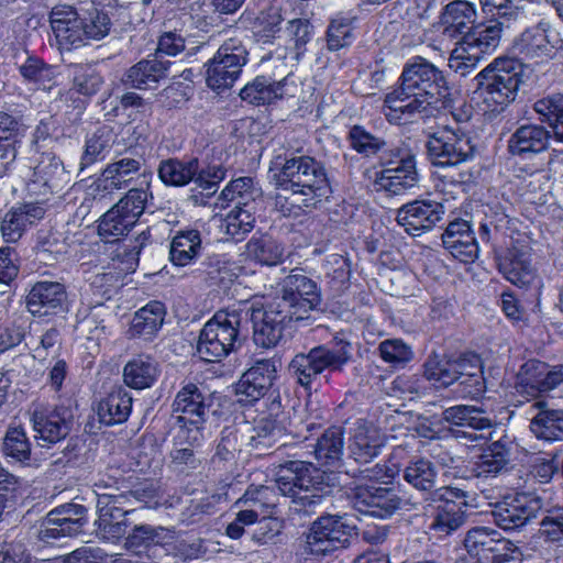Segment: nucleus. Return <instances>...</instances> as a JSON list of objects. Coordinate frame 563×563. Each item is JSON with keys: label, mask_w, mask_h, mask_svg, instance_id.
I'll list each match as a JSON object with an SVG mask.
<instances>
[{"label": "nucleus", "mask_w": 563, "mask_h": 563, "mask_svg": "<svg viewBox=\"0 0 563 563\" xmlns=\"http://www.w3.org/2000/svg\"><path fill=\"white\" fill-rule=\"evenodd\" d=\"M449 88L443 73L426 58L408 62L399 85L385 98L384 113L390 123L404 124L416 114L448 106Z\"/></svg>", "instance_id": "1"}, {"label": "nucleus", "mask_w": 563, "mask_h": 563, "mask_svg": "<svg viewBox=\"0 0 563 563\" xmlns=\"http://www.w3.org/2000/svg\"><path fill=\"white\" fill-rule=\"evenodd\" d=\"M282 185L291 191L290 205L303 211L328 197L330 186L321 165L309 156L291 157L280 169ZM289 198H285L288 201Z\"/></svg>", "instance_id": "2"}, {"label": "nucleus", "mask_w": 563, "mask_h": 563, "mask_svg": "<svg viewBox=\"0 0 563 563\" xmlns=\"http://www.w3.org/2000/svg\"><path fill=\"white\" fill-rule=\"evenodd\" d=\"M249 320L247 307L218 311L202 328L197 352L206 362L229 355L240 344L241 330Z\"/></svg>", "instance_id": "3"}, {"label": "nucleus", "mask_w": 563, "mask_h": 563, "mask_svg": "<svg viewBox=\"0 0 563 563\" xmlns=\"http://www.w3.org/2000/svg\"><path fill=\"white\" fill-rule=\"evenodd\" d=\"M394 474L379 464L354 473V510L380 518L393 515L400 507V498L394 490L376 484H387Z\"/></svg>", "instance_id": "4"}, {"label": "nucleus", "mask_w": 563, "mask_h": 563, "mask_svg": "<svg viewBox=\"0 0 563 563\" xmlns=\"http://www.w3.org/2000/svg\"><path fill=\"white\" fill-rule=\"evenodd\" d=\"M501 33L503 23L498 20L475 25L457 42L449 58V67L466 76L484 54H489L498 47Z\"/></svg>", "instance_id": "5"}, {"label": "nucleus", "mask_w": 563, "mask_h": 563, "mask_svg": "<svg viewBox=\"0 0 563 563\" xmlns=\"http://www.w3.org/2000/svg\"><path fill=\"white\" fill-rule=\"evenodd\" d=\"M486 102L506 106L515 100L522 82L520 64L511 58H497L475 78Z\"/></svg>", "instance_id": "6"}, {"label": "nucleus", "mask_w": 563, "mask_h": 563, "mask_svg": "<svg viewBox=\"0 0 563 563\" xmlns=\"http://www.w3.org/2000/svg\"><path fill=\"white\" fill-rule=\"evenodd\" d=\"M147 190L132 188L99 220L98 233L107 243L119 241L136 224L145 210Z\"/></svg>", "instance_id": "7"}, {"label": "nucleus", "mask_w": 563, "mask_h": 563, "mask_svg": "<svg viewBox=\"0 0 563 563\" xmlns=\"http://www.w3.org/2000/svg\"><path fill=\"white\" fill-rule=\"evenodd\" d=\"M335 346L328 350L324 346L311 349L307 354L295 355L289 364V372L298 384L310 388L312 382L328 367L338 369L350 358V342L339 336L334 338Z\"/></svg>", "instance_id": "8"}, {"label": "nucleus", "mask_w": 563, "mask_h": 563, "mask_svg": "<svg viewBox=\"0 0 563 563\" xmlns=\"http://www.w3.org/2000/svg\"><path fill=\"white\" fill-rule=\"evenodd\" d=\"M209 405L206 396L194 383H186L177 393L173 411L179 426V438L189 445L198 444L202 440V427L206 422Z\"/></svg>", "instance_id": "9"}, {"label": "nucleus", "mask_w": 563, "mask_h": 563, "mask_svg": "<svg viewBox=\"0 0 563 563\" xmlns=\"http://www.w3.org/2000/svg\"><path fill=\"white\" fill-rule=\"evenodd\" d=\"M247 55L241 40H227L205 65L207 86L218 92L231 88L246 65Z\"/></svg>", "instance_id": "10"}, {"label": "nucleus", "mask_w": 563, "mask_h": 563, "mask_svg": "<svg viewBox=\"0 0 563 563\" xmlns=\"http://www.w3.org/2000/svg\"><path fill=\"white\" fill-rule=\"evenodd\" d=\"M346 516H327L314 521L301 548L305 559H319L338 549L346 548L351 539Z\"/></svg>", "instance_id": "11"}, {"label": "nucleus", "mask_w": 563, "mask_h": 563, "mask_svg": "<svg viewBox=\"0 0 563 563\" xmlns=\"http://www.w3.org/2000/svg\"><path fill=\"white\" fill-rule=\"evenodd\" d=\"M247 307L249 318L253 322V339L256 345L269 349L275 346L283 336L285 324L295 317L274 300L264 307L243 302L239 308Z\"/></svg>", "instance_id": "12"}, {"label": "nucleus", "mask_w": 563, "mask_h": 563, "mask_svg": "<svg viewBox=\"0 0 563 563\" xmlns=\"http://www.w3.org/2000/svg\"><path fill=\"white\" fill-rule=\"evenodd\" d=\"M274 301L280 303L298 321L307 318L308 313L319 306L321 298L312 279L292 271L284 278L282 296Z\"/></svg>", "instance_id": "13"}, {"label": "nucleus", "mask_w": 563, "mask_h": 563, "mask_svg": "<svg viewBox=\"0 0 563 563\" xmlns=\"http://www.w3.org/2000/svg\"><path fill=\"white\" fill-rule=\"evenodd\" d=\"M126 503L125 494H98L96 532L99 538L115 542L125 536L129 527L126 516L133 511L124 509Z\"/></svg>", "instance_id": "14"}, {"label": "nucleus", "mask_w": 563, "mask_h": 563, "mask_svg": "<svg viewBox=\"0 0 563 563\" xmlns=\"http://www.w3.org/2000/svg\"><path fill=\"white\" fill-rule=\"evenodd\" d=\"M563 383V365L549 366L538 360L523 363L517 374L515 388L526 397H538Z\"/></svg>", "instance_id": "15"}, {"label": "nucleus", "mask_w": 563, "mask_h": 563, "mask_svg": "<svg viewBox=\"0 0 563 563\" xmlns=\"http://www.w3.org/2000/svg\"><path fill=\"white\" fill-rule=\"evenodd\" d=\"M542 506V499L539 496L518 493L496 504L493 510L494 521L504 530H515L534 518Z\"/></svg>", "instance_id": "16"}, {"label": "nucleus", "mask_w": 563, "mask_h": 563, "mask_svg": "<svg viewBox=\"0 0 563 563\" xmlns=\"http://www.w3.org/2000/svg\"><path fill=\"white\" fill-rule=\"evenodd\" d=\"M398 161H389V165L380 173H376L374 188L376 191H384L389 195H401L418 184V173L413 155L397 152Z\"/></svg>", "instance_id": "17"}, {"label": "nucleus", "mask_w": 563, "mask_h": 563, "mask_svg": "<svg viewBox=\"0 0 563 563\" xmlns=\"http://www.w3.org/2000/svg\"><path fill=\"white\" fill-rule=\"evenodd\" d=\"M27 311L34 317H52L68 310L64 284L51 280L35 283L26 296Z\"/></svg>", "instance_id": "18"}, {"label": "nucleus", "mask_w": 563, "mask_h": 563, "mask_svg": "<svg viewBox=\"0 0 563 563\" xmlns=\"http://www.w3.org/2000/svg\"><path fill=\"white\" fill-rule=\"evenodd\" d=\"M276 363L273 358L258 360L243 373L235 388L239 402L252 405L267 394L276 377Z\"/></svg>", "instance_id": "19"}, {"label": "nucleus", "mask_w": 563, "mask_h": 563, "mask_svg": "<svg viewBox=\"0 0 563 563\" xmlns=\"http://www.w3.org/2000/svg\"><path fill=\"white\" fill-rule=\"evenodd\" d=\"M444 214L442 203L432 200H415L397 212V222L410 235L418 236L433 229Z\"/></svg>", "instance_id": "20"}, {"label": "nucleus", "mask_w": 563, "mask_h": 563, "mask_svg": "<svg viewBox=\"0 0 563 563\" xmlns=\"http://www.w3.org/2000/svg\"><path fill=\"white\" fill-rule=\"evenodd\" d=\"M140 167V162L133 158H122L109 164L101 177L90 185L89 194L98 201L110 199L114 192L131 184L133 175L139 172Z\"/></svg>", "instance_id": "21"}, {"label": "nucleus", "mask_w": 563, "mask_h": 563, "mask_svg": "<svg viewBox=\"0 0 563 563\" xmlns=\"http://www.w3.org/2000/svg\"><path fill=\"white\" fill-rule=\"evenodd\" d=\"M296 88L289 75H285L280 80L261 75L241 89L240 97L251 104L265 106L285 97H294Z\"/></svg>", "instance_id": "22"}, {"label": "nucleus", "mask_w": 563, "mask_h": 563, "mask_svg": "<svg viewBox=\"0 0 563 563\" xmlns=\"http://www.w3.org/2000/svg\"><path fill=\"white\" fill-rule=\"evenodd\" d=\"M42 202L30 201L12 206L2 218L0 232L7 243L18 242L25 231L35 225L45 216Z\"/></svg>", "instance_id": "23"}, {"label": "nucleus", "mask_w": 563, "mask_h": 563, "mask_svg": "<svg viewBox=\"0 0 563 563\" xmlns=\"http://www.w3.org/2000/svg\"><path fill=\"white\" fill-rule=\"evenodd\" d=\"M36 438L46 443H56L64 439L70 430V415L66 408H48L34 405L31 413Z\"/></svg>", "instance_id": "24"}, {"label": "nucleus", "mask_w": 563, "mask_h": 563, "mask_svg": "<svg viewBox=\"0 0 563 563\" xmlns=\"http://www.w3.org/2000/svg\"><path fill=\"white\" fill-rule=\"evenodd\" d=\"M49 22L60 46L69 49L82 44V22L77 11L66 4L53 8Z\"/></svg>", "instance_id": "25"}, {"label": "nucleus", "mask_w": 563, "mask_h": 563, "mask_svg": "<svg viewBox=\"0 0 563 563\" xmlns=\"http://www.w3.org/2000/svg\"><path fill=\"white\" fill-rule=\"evenodd\" d=\"M498 267L507 280L518 287H527L536 278L527 247L512 246L499 258Z\"/></svg>", "instance_id": "26"}, {"label": "nucleus", "mask_w": 563, "mask_h": 563, "mask_svg": "<svg viewBox=\"0 0 563 563\" xmlns=\"http://www.w3.org/2000/svg\"><path fill=\"white\" fill-rule=\"evenodd\" d=\"M442 242L445 249L462 262H470L477 257L478 246L471 227L465 220L450 222L442 234Z\"/></svg>", "instance_id": "27"}, {"label": "nucleus", "mask_w": 563, "mask_h": 563, "mask_svg": "<svg viewBox=\"0 0 563 563\" xmlns=\"http://www.w3.org/2000/svg\"><path fill=\"white\" fill-rule=\"evenodd\" d=\"M549 32L550 25L547 22L528 27L516 42L518 52L528 59L543 62L552 58L555 47Z\"/></svg>", "instance_id": "28"}, {"label": "nucleus", "mask_w": 563, "mask_h": 563, "mask_svg": "<svg viewBox=\"0 0 563 563\" xmlns=\"http://www.w3.org/2000/svg\"><path fill=\"white\" fill-rule=\"evenodd\" d=\"M477 18L474 3L454 0L444 7L442 13L443 34L450 38L465 36L475 26Z\"/></svg>", "instance_id": "29"}, {"label": "nucleus", "mask_w": 563, "mask_h": 563, "mask_svg": "<svg viewBox=\"0 0 563 563\" xmlns=\"http://www.w3.org/2000/svg\"><path fill=\"white\" fill-rule=\"evenodd\" d=\"M312 470L313 466L311 462L298 460L287 461L277 467L275 485L284 496L294 495L296 489L312 486Z\"/></svg>", "instance_id": "30"}, {"label": "nucleus", "mask_w": 563, "mask_h": 563, "mask_svg": "<svg viewBox=\"0 0 563 563\" xmlns=\"http://www.w3.org/2000/svg\"><path fill=\"white\" fill-rule=\"evenodd\" d=\"M510 442L500 439L493 442L477 459L473 462L472 473L478 478L495 477L505 471L509 464Z\"/></svg>", "instance_id": "31"}, {"label": "nucleus", "mask_w": 563, "mask_h": 563, "mask_svg": "<svg viewBox=\"0 0 563 563\" xmlns=\"http://www.w3.org/2000/svg\"><path fill=\"white\" fill-rule=\"evenodd\" d=\"M131 410L132 396L124 387L118 386L100 400L97 413L101 423L114 426L126 421Z\"/></svg>", "instance_id": "32"}, {"label": "nucleus", "mask_w": 563, "mask_h": 563, "mask_svg": "<svg viewBox=\"0 0 563 563\" xmlns=\"http://www.w3.org/2000/svg\"><path fill=\"white\" fill-rule=\"evenodd\" d=\"M257 203L254 201L236 202L234 207L220 219V230L233 240H241L251 232L255 223Z\"/></svg>", "instance_id": "33"}, {"label": "nucleus", "mask_w": 563, "mask_h": 563, "mask_svg": "<svg viewBox=\"0 0 563 563\" xmlns=\"http://www.w3.org/2000/svg\"><path fill=\"white\" fill-rule=\"evenodd\" d=\"M165 314V307L162 302H148L135 312L131 321L129 335L151 340L162 328Z\"/></svg>", "instance_id": "34"}, {"label": "nucleus", "mask_w": 563, "mask_h": 563, "mask_svg": "<svg viewBox=\"0 0 563 563\" xmlns=\"http://www.w3.org/2000/svg\"><path fill=\"white\" fill-rule=\"evenodd\" d=\"M534 407L539 409L530 424L534 435L547 441H562L563 409L550 408L544 401L536 402Z\"/></svg>", "instance_id": "35"}, {"label": "nucleus", "mask_w": 563, "mask_h": 563, "mask_svg": "<svg viewBox=\"0 0 563 563\" xmlns=\"http://www.w3.org/2000/svg\"><path fill=\"white\" fill-rule=\"evenodd\" d=\"M169 66V62L143 59L129 68L124 81L136 89L154 88L167 76Z\"/></svg>", "instance_id": "36"}, {"label": "nucleus", "mask_w": 563, "mask_h": 563, "mask_svg": "<svg viewBox=\"0 0 563 563\" xmlns=\"http://www.w3.org/2000/svg\"><path fill=\"white\" fill-rule=\"evenodd\" d=\"M158 375L157 363L146 354L133 356L123 367V382L133 389L151 387Z\"/></svg>", "instance_id": "37"}, {"label": "nucleus", "mask_w": 563, "mask_h": 563, "mask_svg": "<svg viewBox=\"0 0 563 563\" xmlns=\"http://www.w3.org/2000/svg\"><path fill=\"white\" fill-rule=\"evenodd\" d=\"M343 443L342 427L334 426L329 428L314 445V459L321 466L333 467L341 472Z\"/></svg>", "instance_id": "38"}, {"label": "nucleus", "mask_w": 563, "mask_h": 563, "mask_svg": "<svg viewBox=\"0 0 563 563\" xmlns=\"http://www.w3.org/2000/svg\"><path fill=\"white\" fill-rule=\"evenodd\" d=\"M383 444L384 438L374 424L360 422L354 430V461L369 462Z\"/></svg>", "instance_id": "39"}, {"label": "nucleus", "mask_w": 563, "mask_h": 563, "mask_svg": "<svg viewBox=\"0 0 563 563\" xmlns=\"http://www.w3.org/2000/svg\"><path fill=\"white\" fill-rule=\"evenodd\" d=\"M246 255L264 266H276L283 261L284 247L269 235L253 236L246 243Z\"/></svg>", "instance_id": "40"}, {"label": "nucleus", "mask_w": 563, "mask_h": 563, "mask_svg": "<svg viewBox=\"0 0 563 563\" xmlns=\"http://www.w3.org/2000/svg\"><path fill=\"white\" fill-rule=\"evenodd\" d=\"M201 250V238L197 230L178 232L170 244V261L178 266L190 264Z\"/></svg>", "instance_id": "41"}, {"label": "nucleus", "mask_w": 563, "mask_h": 563, "mask_svg": "<svg viewBox=\"0 0 563 563\" xmlns=\"http://www.w3.org/2000/svg\"><path fill=\"white\" fill-rule=\"evenodd\" d=\"M3 454L14 463L32 465L31 442L21 427H9L3 438Z\"/></svg>", "instance_id": "42"}, {"label": "nucleus", "mask_w": 563, "mask_h": 563, "mask_svg": "<svg viewBox=\"0 0 563 563\" xmlns=\"http://www.w3.org/2000/svg\"><path fill=\"white\" fill-rule=\"evenodd\" d=\"M431 162L435 166L446 167L465 162L473 152L471 143H428Z\"/></svg>", "instance_id": "43"}, {"label": "nucleus", "mask_w": 563, "mask_h": 563, "mask_svg": "<svg viewBox=\"0 0 563 563\" xmlns=\"http://www.w3.org/2000/svg\"><path fill=\"white\" fill-rule=\"evenodd\" d=\"M198 168L197 159H190L187 163L177 159H167L161 163L158 176L166 185L185 186L194 179L198 173Z\"/></svg>", "instance_id": "44"}, {"label": "nucleus", "mask_w": 563, "mask_h": 563, "mask_svg": "<svg viewBox=\"0 0 563 563\" xmlns=\"http://www.w3.org/2000/svg\"><path fill=\"white\" fill-rule=\"evenodd\" d=\"M437 476L435 465L427 459L410 462L404 471L405 481L420 492H431L435 487Z\"/></svg>", "instance_id": "45"}, {"label": "nucleus", "mask_w": 563, "mask_h": 563, "mask_svg": "<svg viewBox=\"0 0 563 563\" xmlns=\"http://www.w3.org/2000/svg\"><path fill=\"white\" fill-rule=\"evenodd\" d=\"M443 419L452 424L470 427L474 430H484L492 427L489 418L484 416L483 410L474 406H454L443 411Z\"/></svg>", "instance_id": "46"}, {"label": "nucleus", "mask_w": 563, "mask_h": 563, "mask_svg": "<svg viewBox=\"0 0 563 563\" xmlns=\"http://www.w3.org/2000/svg\"><path fill=\"white\" fill-rule=\"evenodd\" d=\"M498 533L485 527H476L470 530L464 539V547L471 558L485 563Z\"/></svg>", "instance_id": "47"}, {"label": "nucleus", "mask_w": 563, "mask_h": 563, "mask_svg": "<svg viewBox=\"0 0 563 563\" xmlns=\"http://www.w3.org/2000/svg\"><path fill=\"white\" fill-rule=\"evenodd\" d=\"M465 510L460 504H440L437 507L430 529L449 534L465 522Z\"/></svg>", "instance_id": "48"}, {"label": "nucleus", "mask_w": 563, "mask_h": 563, "mask_svg": "<svg viewBox=\"0 0 563 563\" xmlns=\"http://www.w3.org/2000/svg\"><path fill=\"white\" fill-rule=\"evenodd\" d=\"M19 71L25 81L33 82L42 89H49L56 76L54 67L46 65L42 59L34 56H29L19 67Z\"/></svg>", "instance_id": "49"}, {"label": "nucleus", "mask_w": 563, "mask_h": 563, "mask_svg": "<svg viewBox=\"0 0 563 563\" xmlns=\"http://www.w3.org/2000/svg\"><path fill=\"white\" fill-rule=\"evenodd\" d=\"M424 375L440 386H449L457 382L455 360L440 358L437 355L430 356L424 364Z\"/></svg>", "instance_id": "50"}, {"label": "nucleus", "mask_w": 563, "mask_h": 563, "mask_svg": "<svg viewBox=\"0 0 563 563\" xmlns=\"http://www.w3.org/2000/svg\"><path fill=\"white\" fill-rule=\"evenodd\" d=\"M222 196L235 203L241 201H254V203L258 205L262 201L261 190L253 186V180L250 177H241L232 180L223 189Z\"/></svg>", "instance_id": "51"}, {"label": "nucleus", "mask_w": 563, "mask_h": 563, "mask_svg": "<svg viewBox=\"0 0 563 563\" xmlns=\"http://www.w3.org/2000/svg\"><path fill=\"white\" fill-rule=\"evenodd\" d=\"M82 22V44L87 40H101L108 35L111 21L107 13L95 9L90 11L86 18H81Z\"/></svg>", "instance_id": "52"}, {"label": "nucleus", "mask_w": 563, "mask_h": 563, "mask_svg": "<svg viewBox=\"0 0 563 563\" xmlns=\"http://www.w3.org/2000/svg\"><path fill=\"white\" fill-rule=\"evenodd\" d=\"M253 432L249 444L253 450L258 451V454H262L276 443L282 431L274 421L261 420L254 427Z\"/></svg>", "instance_id": "53"}, {"label": "nucleus", "mask_w": 563, "mask_h": 563, "mask_svg": "<svg viewBox=\"0 0 563 563\" xmlns=\"http://www.w3.org/2000/svg\"><path fill=\"white\" fill-rule=\"evenodd\" d=\"M540 536L545 542L563 545V508L556 507L547 511L540 522Z\"/></svg>", "instance_id": "54"}, {"label": "nucleus", "mask_w": 563, "mask_h": 563, "mask_svg": "<svg viewBox=\"0 0 563 563\" xmlns=\"http://www.w3.org/2000/svg\"><path fill=\"white\" fill-rule=\"evenodd\" d=\"M170 536V531L163 527H152L150 525L135 526L128 537V543L131 547L161 544Z\"/></svg>", "instance_id": "55"}, {"label": "nucleus", "mask_w": 563, "mask_h": 563, "mask_svg": "<svg viewBox=\"0 0 563 563\" xmlns=\"http://www.w3.org/2000/svg\"><path fill=\"white\" fill-rule=\"evenodd\" d=\"M49 520H57L59 525L67 528L71 526L68 522H74L78 526V533L81 532L84 526L87 522V509L78 504H65L49 512Z\"/></svg>", "instance_id": "56"}, {"label": "nucleus", "mask_w": 563, "mask_h": 563, "mask_svg": "<svg viewBox=\"0 0 563 563\" xmlns=\"http://www.w3.org/2000/svg\"><path fill=\"white\" fill-rule=\"evenodd\" d=\"M102 85V78L91 66L76 65L74 67V87L82 95L96 93Z\"/></svg>", "instance_id": "57"}, {"label": "nucleus", "mask_w": 563, "mask_h": 563, "mask_svg": "<svg viewBox=\"0 0 563 563\" xmlns=\"http://www.w3.org/2000/svg\"><path fill=\"white\" fill-rule=\"evenodd\" d=\"M382 358L393 365H402L412 357V351L400 339H388L379 344Z\"/></svg>", "instance_id": "58"}, {"label": "nucleus", "mask_w": 563, "mask_h": 563, "mask_svg": "<svg viewBox=\"0 0 563 563\" xmlns=\"http://www.w3.org/2000/svg\"><path fill=\"white\" fill-rule=\"evenodd\" d=\"M286 33L294 42L299 57L306 52V45L312 38L313 26L307 19H292L287 23Z\"/></svg>", "instance_id": "59"}, {"label": "nucleus", "mask_w": 563, "mask_h": 563, "mask_svg": "<svg viewBox=\"0 0 563 563\" xmlns=\"http://www.w3.org/2000/svg\"><path fill=\"white\" fill-rule=\"evenodd\" d=\"M352 34V22L349 18L338 16L333 19L328 27V47L338 51L350 43Z\"/></svg>", "instance_id": "60"}, {"label": "nucleus", "mask_w": 563, "mask_h": 563, "mask_svg": "<svg viewBox=\"0 0 563 563\" xmlns=\"http://www.w3.org/2000/svg\"><path fill=\"white\" fill-rule=\"evenodd\" d=\"M533 110L551 124L563 117V95L553 93L537 100Z\"/></svg>", "instance_id": "61"}, {"label": "nucleus", "mask_w": 563, "mask_h": 563, "mask_svg": "<svg viewBox=\"0 0 563 563\" xmlns=\"http://www.w3.org/2000/svg\"><path fill=\"white\" fill-rule=\"evenodd\" d=\"M283 20L282 9L271 5L260 12L255 19V25L265 37H272L280 30Z\"/></svg>", "instance_id": "62"}, {"label": "nucleus", "mask_w": 563, "mask_h": 563, "mask_svg": "<svg viewBox=\"0 0 563 563\" xmlns=\"http://www.w3.org/2000/svg\"><path fill=\"white\" fill-rule=\"evenodd\" d=\"M485 563H514L520 554L518 548L509 540L497 536Z\"/></svg>", "instance_id": "63"}, {"label": "nucleus", "mask_w": 563, "mask_h": 563, "mask_svg": "<svg viewBox=\"0 0 563 563\" xmlns=\"http://www.w3.org/2000/svg\"><path fill=\"white\" fill-rule=\"evenodd\" d=\"M107 554L97 547H82L69 553L63 563H106Z\"/></svg>", "instance_id": "64"}]
</instances>
